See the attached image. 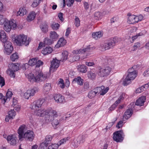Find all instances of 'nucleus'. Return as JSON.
<instances>
[{
	"label": "nucleus",
	"instance_id": "obj_15",
	"mask_svg": "<svg viewBox=\"0 0 149 149\" xmlns=\"http://www.w3.org/2000/svg\"><path fill=\"white\" fill-rule=\"evenodd\" d=\"M133 108L134 107H133L128 109L125 112L123 117V119H127L131 117L133 112Z\"/></svg>",
	"mask_w": 149,
	"mask_h": 149
},
{
	"label": "nucleus",
	"instance_id": "obj_10",
	"mask_svg": "<svg viewBox=\"0 0 149 149\" xmlns=\"http://www.w3.org/2000/svg\"><path fill=\"white\" fill-rule=\"evenodd\" d=\"M49 118L51 120L52 119L54 118L57 117L58 115L57 112L56 110H54L51 108H49L47 109V115Z\"/></svg>",
	"mask_w": 149,
	"mask_h": 149
},
{
	"label": "nucleus",
	"instance_id": "obj_46",
	"mask_svg": "<svg viewBox=\"0 0 149 149\" xmlns=\"http://www.w3.org/2000/svg\"><path fill=\"white\" fill-rule=\"evenodd\" d=\"M52 137L50 135L47 136L45 139V142L48 144L50 141L52 140Z\"/></svg>",
	"mask_w": 149,
	"mask_h": 149
},
{
	"label": "nucleus",
	"instance_id": "obj_48",
	"mask_svg": "<svg viewBox=\"0 0 149 149\" xmlns=\"http://www.w3.org/2000/svg\"><path fill=\"white\" fill-rule=\"evenodd\" d=\"M52 41L51 40L48 38H45L44 40V43L45 45H50L52 44Z\"/></svg>",
	"mask_w": 149,
	"mask_h": 149
},
{
	"label": "nucleus",
	"instance_id": "obj_63",
	"mask_svg": "<svg viewBox=\"0 0 149 149\" xmlns=\"http://www.w3.org/2000/svg\"><path fill=\"white\" fill-rule=\"evenodd\" d=\"M140 44L139 42H137L136 43H134V45L133 46V48L134 49L133 50V51L136 50V49L138 48H139L140 47Z\"/></svg>",
	"mask_w": 149,
	"mask_h": 149
},
{
	"label": "nucleus",
	"instance_id": "obj_28",
	"mask_svg": "<svg viewBox=\"0 0 149 149\" xmlns=\"http://www.w3.org/2000/svg\"><path fill=\"white\" fill-rule=\"evenodd\" d=\"M27 11L25 8H19V10L17 12V15L23 16L26 14Z\"/></svg>",
	"mask_w": 149,
	"mask_h": 149
},
{
	"label": "nucleus",
	"instance_id": "obj_3",
	"mask_svg": "<svg viewBox=\"0 0 149 149\" xmlns=\"http://www.w3.org/2000/svg\"><path fill=\"white\" fill-rule=\"evenodd\" d=\"M27 36L23 34L17 36L15 38L14 42L19 46L24 45L25 46L29 45L30 40L29 38L27 39Z\"/></svg>",
	"mask_w": 149,
	"mask_h": 149
},
{
	"label": "nucleus",
	"instance_id": "obj_55",
	"mask_svg": "<svg viewBox=\"0 0 149 149\" xmlns=\"http://www.w3.org/2000/svg\"><path fill=\"white\" fill-rule=\"evenodd\" d=\"M74 0H66L67 5L68 7H70L73 5Z\"/></svg>",
	"mask_w": 149,
	"mask_h": 149
},
{
	"label": "nucleus",
	"instance_id": "obj_59",
	"mask_svg": "<svg viewBox=\"0 0 149 149\" xmlns=\"http://www.w3.org/2000/svg\"><path fill=\"white\" fill-rule=\"evenodd\" d=\"M65 102V100L64 97L61 95V96H60V98H59L58 101H57V102L60 103H63Z\"/></svg>",
	"mask_w": 149,
	"mask_h": 149
},
{
	"label": "nucleus",
	"instance_id": "obj_58",
	"mask_svg": "<svg viewBox=\"0 0 149 149\" xmlns=\"http://www.w3.org/2000/svg\"><path fill=\"white\" fill-rule=\"evenodd\" d=\"M68 140V138H64L60 140L58 142L59 146L62 144H64L66 142V141Z\"/></svg>",
	"mask_w": 149,
	"mask_h": 149
},
{
	"label": "nucleus",
	"instance_id": "obj_1",
	"mask_svg": "<svg viewBox=\"0 0 149 149\" xmlns=\"http://www.w3.org/2000/svg\"><path fill=\"white\" fill-rule=\"evenodd\" d=\"M25 127V125H21L18 130L19 140H22L23 138H24L29 141H32L34 138L33 132L29 130L26 132Z\"/></svg>",
	"mask_w": 149,
	"mask_h": 149
},
{
	"label": "nucleus",
	"instance_id": "obj_44",
	"mask_svg": "<svg viewBox=\"0 0 149 149\" xmlns=\"http://www.w3.org/2000/svg\"><path fill=\"white\" fill-rule=\"evenodd\" d=\"M60 26V25L58 23H53L51 25V27L54 30L58 29Z\"/></svg>",
	"mask_w": 149,
	"mask_h": 149
},
{
	"label": "nucleus",
	"instance_id": "obj_31",
	"mask_svg": "<svg viewBox=\"0 0 149 149\" xmlns=\"http://www.w3.org/2000/svg\"><path fill=\"white\" fill-rule=\"evenodd\" d=\"M78 70L82 73H86L87 71L86 67L84 65H80L78 66Z\"/></svg>",
	"mask_w": 149,
	"mask_h": 149
},
{
	"label": "nucleus",
	"instance_id": "obj_40",
	"mask_svg": "<svg viewBox=\"0 0 149 149\" xmlns=\"http://www.w3.org/2000/svg\"><path fill=\"white\" fill-rule=\"evenodd\" d=\"M60 121L57 119H53L52 122V125L54 128H56L58 125Z\"/></svg>",
	"mask_w": 149,
	"mask_h": 149
},
{
	"label": "nucleus",
	"instance_id": "obj_7",
	"mask_svg": "<svg viewBox=\"0 0 149 149\" xmlns=\"http://www.w3.org/2000/svg\"><path fill=\"white\" fill-rule=\"evenodd\" d=\"M113 139L117 142H121L123 139V133L122 130L118 131L113 133Z\"/></svg>",
	"mask_w": 149,
	"mask_h": 149
},
{
	"label": "nucleus",
	"instance_id": "obj_38",
	"mask_svg": "<svg viewBox=\"0 0 149 149\" xmlns=\"http://www.w3.org/2000/svg\"><path fill=\"white\" fill-rule=\"evenodd\" d=\"M96 92H95L93 89V90H92L89 91L88 94V97L89 98L91 99L94 97L96 95H97L96 94Z\"/></svg>",
	"mask_w": 149,
	"mask_h": 149
},
{
	"label": "nucleus",
	"instance_id": "obj_12",
	"mask_svg": "<svg viewBox=\"0 0 149 149\" xmlns=\"http://www.w3.org/2000/svg\"><path fill=\"white\" fill-rule=\"evenodd\" d=\"M136 65H134L131 68H130L128 70V74L127 76L132 80H133L137 76V72L136 70H134Z\"/></svg>",
	"mask_w": 149,
	"mask_h": 149
},
{
	"label": "nucleus",
	"instance_id": "obj_4",
	"mask_svg": "<svg viewBox=\"0 0 149 149\" xmlns=\"http://www.w3.org/2000/svg\"><path fill=\"white\" fill-rule=\"evenodd\" d=\"M118 41V39L116 37L113 38L112 39L105 42L101 45V50L102 51H105L112 48L115 45V44Z\"/></svg>",
	"mask_w": 149,
	"mask_h": 149
},
{
	"label": "nucleus",
	"instance_id": "obj_24",
	"mask_svg": "<svg viewBox=\"0 0 149 149\" xmlns=\"http://www.w3.org/2000/svg\"><path fill=\"white\" fill-rule=\"evenodd\" d=\"M66 43V40L63 38H61L58 41L57 43L56 44L55 47L56 48L61 47L65 45Z\"/></svg>",
	"mask_w": 149,
	"mask_h": 149
},
{
	"label": "nucleus",
	"instance_id": "obj_52",
	"mask_svg": "<svg viewBox=\"0 0 149 149\" xmlns=\"http://www.w3.org/2000/svg\"><path fill=\"white\" fill-rule=\"evenodd\" d=\"M74 24L75 26L78 27L80 25V21L79 18L77 16H75Z\"/></svg>",
	"mask_w": 149,
	"mask_h": 149
},
{
	"label": "nucleus",
	"instance_id": "obj_29",
	"mask_svg": "<svg viewBox=\"0 0 149 149\" xmlns=\"http://www.w3.org/2000/svg\"><path fill=\"white\" fill-rule=\"evenodd\" d=\"M38 88L36 87H34L33 88L27 90L28 92L32 96L34 95L38 91Z\"/></svg>",
	"mask_w": 149,
	"mask_h": 149
},
{
	"label": "nucleus",
	"instance_id": "obj_8",
	"mask_svg": "<svg viewBox=\"0 0 149 149\" xmlns=\"http://www.w3.org/2000/svg\"><path fill=\"white\" fill-rule=\"evenodd\" d=\"M60 62L56 58H54L51 62V65L50 68V71L53 72L56 70L59 67Z\"/></svg>",
	"mask_w": 149,
	"mask_h": 149
},
{
	"label": "nucleus",
	"instance_id": "obj_22",
	"mask_svg": "<svg viewBox=\"0 0 149 149\" xmlns=\"http://www.w3.org/2000/svg\"><path fill=\"white\" fill-rule=\"evenodd\" d=\"M19 64L18 63H11L8 65L10 70H11L14 71H18L19 69Z\"/></svg>",
	"mask_w": 149,
	"mask_h": 149
},
{
	"label": "nucleus",
	"instance_id": "obj_56",
	"mask_svg": "<svg viewBox=\"0 0 149 149\" xmlns=\"http://www.w3.org/2000/svg\"><path fill=\"white\" fill-rule=\"evenodd\" d=\"M6 19V18H3V15H0V25L3 24Z\"/></svg>",
	"mask_w": 149,
	"mask_h": 149
},
{
	"label": "nucleus",
	"instance_id": "obj_50",
	"mask_svg": "<svg viewBox=\"0 0 149 149\" xmlns=\"http://www.w3.org/2000/svg\"><path fill=\"white\" fill-rule=\"evenodd\" d=\"M3 45L4 46V47L5 48V49H6V46L7 48L10 47H13L11 45V43L10 41L8 40L6 41V42H5L4 43H3Z\"/></svg>",
	"mask_w": 149,
	"mask_h": 149
},
{
	"label": "nucleus",
	"instance_id": "obj_60",
	"mask_svg": "<svg viewBox=\"0 0 149 149\" xmlns=\"http://www.w3.org/2000/svg\"><path fill=\"white\" fill-rule=\"evenodd\" d=\"M125 93H122L121 95L120 96L119 98L118 99V100L116 101H117V102L119 104L121 100L123 99Z\"/></svg>",
	"mask_w": 149,
	"mask_h": 149
},
{
	"label": "nucleus",
	"instance_id": "obj_11",
	"mask_svg": "<svg viewBox=\"0 0 149 149\" xmlns=\"http://www.w3.org/2000/svg\"><path fill=\"white\" fill-rule=\"evenodd\" d=\"M95 91L96 92L97 95L99 94L101 95H104L106 93L109 89V87H107L105 88L104 86L101 87H98L94 89Z\"/></svg>",
	"mask_w": 149,
	"mask_h": 149
},
{
	"label": "nucleus",
	"instance_id": "obj_42",
	"mask_svg": "<svg viewBox=\"0 0 149 149\" xmlns=\"http://www.w3.org/2000/svg\"><path fill=\"white\" fill-rule=\"evenodd\" d=\"M89 88V84L88 81L85 82L84 83L83 85V91H87Z\"/></svg>",
	"mask_w": 149,
	"mask_h": 149
},
{
	"label": "nucleus",
	"instance_id": "obj_19",
	"mask_svg": "<svg viewBox=\"0 0 149 149\" xmlns=\"http://www.w3.org/2000/svg\"><path fill=\"white\" fill-rule=\"evenodd\" d=\"M43 88V92L47 94L51 89V83H46L44 84Z\"/></svg>",
	"mask_w": 149,
	"mask_h": 149
},
{
	"label": "nucleus",
	"instance_id": "obj_45",
	"mask_svg": "<svg viewBox=\"0 0 149 149\" xmlns=\"http://www.w3.org/2000/svg\"><path fill=\"white\" fill-rule=\"evenodd\" d=\"M48 146V144L46 143L45 142H43L41 143L39 148L41 149H46L47 146Z\"/></svg>",
	"mask_w": 149,
	"mask_h": 149
},
{
	"label": "nucleus",
	"instance_id": "obj_21",
	"mask_svg": "<svg viewBox=\"0 0 149 149\" xmlns=\"http://www.w3.org/2000/svg\"><path fill=\"white\" fill-rule=\"evenodd\" d=\"M86 137V135H80L79 136L77 139V144L74 146V148H77L78 145L80 143H82L85 141V139Z\"/></svg>",
	"mask_w": 149,
	"mask_h": 149
},
{
	"label": "nucleus",
	"instance_id": "obj_30",
	"mask_svg": "<svg viewBox=\"0 0 149 149\" xmlns=\"http://www.w3.org/2000/svg\"><path fill=\"white\" fill-rule=\"evenodd\" d=\"M102 33L100 31L93 33L92 34L93 37L95 39L100 38L102 37Z\"/></svg>",
	"mask_w": 149,
	"mask_h": 149
},
{
	"label": "nucleus",
	"instance_id": "obj_41",
	"mask_svg": "<svg viewBox=\"0 0 149 149\" xmlns=\"http://www.w3.org/2000/svg\"><path fill=\"white\" fill-rule=\"evenodd\" d=\"M59 146L58 143L52 144L48 146L47 149H57Z\"/></svg>",
	"mask_w": 149,
	"mask_h": 149
},
{
	"label": "nucleus",
	"instance_id": "obj_25",
	"mask_svg": "<svg viewBox=\"0 0 149 149\" xmlns=\"http://www.w3.org/2000/svg\"><path fill=\"white\" fill-rule=\"evenodd\" d=\"M52 51V49L50 47L48 46L43 49L42 50L41 52L44 55H46L51 53Z\"/></svg>",
	"mask_w": 149,
	"mask_h": 149
},
{
	"label": "nucleus",
	"instance_id": "obj_23",
	"mask_svg": "<svg viewBox=\"0 0 149 149\" xmlns=\"http://www.w3.org/2000/svg\"><path fill=\"white\" fill-rule=\"evenodd\" d=\"M59 36L57 33L54 31H52L50 32V37L52 41H56L58 38Z\"/></svg>",
	"mask_w": 149,
	"mask_h": 149
},
{
	"label": "nucleus",
	"instance_id": "obj_2",
	"mask_svg": "<svg viewBox=\"0 0 149 149\" xmlns=\"http://www.w3.org/2000/svg\"><path fill=\"white\" fill-rule=\"evenodd\" d=\"M49 77V74H44L41 71H36L35 75L32 73L29 74L28 75V78L31 82H37L44 81Z\"/></svg>",
	"mask_w": 149,
	"mask_h": 149
},
{
	"label": "nucleus",
	"instance_id": "obj_35",
	"mask_svg": "<svg viewBox=\"0 0 149 149\" xmlns=\"http://www.w3.org/2000/svg\"><path fill=\"white\" fill-rule=\"evenodd\" d=\"M12 92L9 91V89L8 90V91L6 93V97H4L3 98V100L4 101V102H5L6 101V100L8 98H10L12 97Z\"/></svg>",
	"mask_w": 149,
	"mask_h": 149
},
{
	"label": "nucleus",
	"instance_id": "obj_6",
	"mask_svg": "<svg viewBox=\"0 0 149 149\" xmlns=\"http://www.w3.org/2000/svg\"><path fill=\"white\" fill-rule=\"evenodd\" d=\"M15 21H9L7 19L6 20L4 23V29L7 32H10L11 29H14L17 26Z\"/></svg>",
	"mask_w": 149,
	"mask_h": 149
},
{
	"label": "nucleus",
	"instance_id": "obj_34",
	"mask_svg": "<svg viewBox=\"0 0 149 149\" xmlns=\"http://www.w3.org/2000/svg\"><path fill=\"white\" fill-rule=\"evenodd\" d=\"M38 59V58H34L30 59L28 62L29 65L31 66H33L36 65V62Z\"/></svg>",
	"mask_w": 149,
	"mask_h": 149
},
{
	"label": "nucleus",
	"instance_id": "obj_5",
	"mask_svg": "<svg viewBox=\"0 0 149 149\" xmlns=\"http://www.w3.org/2000/svg\"><path fill=\"white\" fill-rule=\"evenodd\" d=\"M111 70V68L109 66L100 68L98 70V75L101 77H106L109 74Z\"/></svg>",
	"mask_w": 149,
	"mask_h": 149
},
{
	"label": "nucleus",
	"instance_id": "obj_36",
	"mask_svg": "<svg viewBox=\"0 0 149 149\" xmlns=\"http://www.w3.org/2000/svg\"><path fill=\"white\" fill-rule=\"evenodd\" d=\"M62 57L61 58L62 61L63 62L66 60L68 58V53L67 51H64L62 53Z\"/></svg>",
	"mask_w": 149,
	"mask_h": 149
},
{
	"label": "nucleus",
	"instance_id": "obj_17",
	"mask_svg": "<svg viewBox=\"0 0 149 149\" xmlns=\"http://www.w3.org/2000/svg\"><path fill=\"white\" fill-rule=\"evenodd\" d=\"M146 100V98L145 96H141L136 100L135 103V105L139 106L143 105Z\"/></svg>",
	"mask_w": 149,
	"mask_h": 149
},
{
	"label": "nucleus",
	"instance_id": "obj_9",
	"mask_svg": "<svg viewBox=\"0 0 149 149\" xmlns=\"http://www.w3.org/2000/svg\"><path fill=\"white\" fill-rule=\"evenodd\" d=\"M44 102L43 99H39L35 101L31 104V107L30 108L32 109H37L41 107Z\"/></svg>",
	"mask_w": 149,
	"mask_h": 149
},
{
	"label": "nucleus",
	"instance_id": "obj_18",
	"mask_svg": "<svg viewBox=\"0 0 149 149\" xmlns=\"http://www.w3.org/2000/svg\"><path fill=\"white\" fill-rule=\"evenodd\" d=\"M0 40L3 43H4L5 42L8 40L6 34L3 31H0Z\"/></svg>",
	"mask_w": 149,
	"mask_h": 149
},
{
	"label": "nucleus",
	"instance_id": "obj_33",
	"mask_svg": "<svg viewBox=\"0 0 149 149\" xmlns=\"http://www.w3.org/2000/svg\"><path fill=\"white\" fill-rule=\"evenodd\" d=\"M40 28L42 31L46 32L48 31V26L46 23H44L40 25Z\"/></svg>",
	"mask_w": 149,
	"mask_h": 149
},
{
	"label": "nucleus",
	"instance_id": "obj_54",
	"mask_svg": "<svg viewBox=\"0 0 149 149\" xmlns=\"http://www.w3.org/2000/svg\"><path fill=\"white\" fill-rule=\"evenodd\" d=\"M119 104L117 102V101H116L109 109L110 111L113 110Z\"/></svg>",
	"mask_w": 149,
	"mask_h": 149
},
{
	"label": "nucleus",
	"instance_id": "obj_51",
	"mask_svg": "<svg viewBox=\"0 0 149 149\" xmlns=\"http://www.w3.org/2000/svg\"><path fill=\"white\" fill-rule=\"evenodd\" d=\"M41 0H34L31 5L33 7H36L40 3Z\"/></svg>",
	"mask_w": 149,
	"mask_h": 149
},
{
	"label": "nucleus",
	"instance_id": "obj_14",
	"mask_svg": "<svg viewBox=\"0 0 149 149\" xmlns=\"http://www.w3.org/2000/svg\"><path fill=\"white\" fill-rule=\"evenodd\" d=\"M17 140V138L13 135H9L7 138L8 142L12 145H15L16 144Z\"/></svg>",
	"mask_w": 149,
	"mask_h": 149
},
{
	"label": "nucleus",
	"instance_id": "obj_32",
	"mask_svg": "<svg viewBox=\"0 0 149 149\" xmlns=\"http://www.w3.org/2000/svg\"><path fill=\"white\" fill-rule=\"evenodd\" d=\"M132 80L127 76L123 82V84L124 86H127L131 83Z\"/></svg>",
	"mask_w": 149,
	"mask_h": 149
},
{
	"label": "nucleus",
	"instance_id": "obj_49",
	"mask_svg": "<svg viewBox=\"0 0 149 149\" xmlns=\"http://www.w3.org/2000/svg\"><path fill=\"white\" fill-rule=\"evenodd\" d=\"M79 57L77 55H75L73 57H71L70 59L71 62H73L75 61H78L79 60Z\"/></svg>",
	"mask_w": 149,
	"mask_h": 149
},
{
	"label": "nucleus",
	"instance_id": "obj_64",
	"mask_svg": "<svg viewBox=\"0 0 149 149\" xmlns=\"http://www.w3.org/2000/svg\"><path fill=\"white\" fill-rule=\"evenodd\" d=\"M60 96H61V95L59 94H55L54 95V97L56 102H57Z\"/></svg>",
	"mask_w": 149,
	"mask_h": 149
},
{
	"label": "nucleus",
	"instance_id": "obj_53",
	"mask_svg": "<svg viewBox=\"0 0 149 149\" xmlns=\"http://www.w3.org/2000/svg\"><path fill=\"white\" fill-rule=\"evenodd\" d=\"M8 116H9L10 118H13V116H15V112L14 109L8 112Z\"/></svg>",
	"mask_w": 149,
	"mask_h": 149
},
{
	"label": "nucleus",
	"instance_id": "obj_20",
	"mask_svg": "<svg viewBox=\"0 0 149 149\" xmlns=\"http://www.w3.org/2000/svg\"><path fill=\"white\" fill-rule=\"evenodd\" d=\"M36 15V13L33 11L31 12L28 15L26 18V20L28 22H30L33 20Z\"/></svg>",
	"mask_w": 149,
	"mask_h": 149
},
{
	"label": "nucleus",
	"instance_id": "obj_26",
	"mask_svg": "<svg viewBox=\"0 0 149 149\" xmlns=\"http://www.w3.org/2000/svg\"><path fill=\"white\" fill-rule=\"evenodd\" d=\"M72 82L73 83H77L78 84L82 86L83 84V79L80 77L79 76L74 78L72 81Z\"/></svg>",
	"mask_w": 149,
	"mask_h": 149
},
{
	"label": "nucleus",
	"instance_id": "obj_37",
	"mask_svg": "<svg viewBox=\"0 0 149 149\" xmlns=\"http://www.w3.org/2000/svg\"><path fill=\"white\" fill-rule=\"evenodd\" d=\"M88 76L89 78L93 80L96 77V74L95 73L91 71L88 72Z\"/></svg>",
	"mask_w": 149,
	"mask_h": 149
},
{
	"label": "nucleus",
	"instance_id": "obj_27",
	"mask_svg": "<svg viewBox=\"0 0 149 149\" xmlns=\"http://www.w3.org/2000/svg\"><path fill=\"white\" fill-rule=\"evenodd\" d=\"M101 60L102 63L104 65L108 64L111 61V59L109 57H107L105 56H103L102 57Z\"/></svg>",
	"mask_w": 149,
	"mask_h": 149
},
{
	"label": "nucleus",
	"instance_id": "obj_43",
	"mask_svg": "<svg viewBox=\"0 0 149 149\" xmlns=\"http://www.w3.org/2000/svg\"><path fill=\"white\" fill-rule=\"evenodd\" d=\"M19 58L18 55L16 53L13 54L10 56L11 60L13 61H15L17 59Z\"/></svg>",
	"mask_w": 149,
	"mask_h": 149
},
{
	"label": "nucleus",
	"instance_id": "obj_13",
	"mask_svg": "<svg viewBox=\"0 0 149 149\" xmlns=\"http://www.w3.org/2000/svg\"><path fill=\"white\" fill-rule=\"evenodd\" d=\"M34 114L36 116L43 117L47 115V109H34Z\"/></svg>",
	"mask_w": 149,
	"mask_h": 149
},
{
	"label": "nucleus",
	"instance_id": "obj_16",
	"mask_svg": "<svg viewBox=\"0 0 149 149\" xmlns=\"http://www.w3.org/2000/svg\"><path fill=\"white\" fill-rule=\"evenodd\" d=\"M90 46H88L86 48L84 49H80L76 51V53L82 54H84L85 52L91 51L93 49V47H90Z\"/></svg>",
	"mask_w": 149,
	"mask_h": 149
},
{
	"label": "nucleus",
	"instance_id": "obj_57",
	"mask_svg": "<svg viewBox=\"0 0 149 149\" xmlns=\"http://www.w3.org/2000/svg\"><path fill=\"white\" fill-rule=\"evenodd\" d=\"M5 85V82L3 78L0 76V85L1 87L4 86Z\"/></svg>",
	"mask_w": 149,
	"mask_h": 149
},
{
	"label": "nucleus",
	"instance_id": "obj_62",
	"mask_svg": "<svg viewBox=\"0 0 149 149\" xmlns=\"http://www.w3.org/2000/svg\"><path fill=\"white\" fill-rule=\"evenodd\" d=\"M43 64V62L40 60H39L38 61H37V62H36V67H39Z\"/></svg>",
	"mask_w": 149,
	"mask_h": 149
},
{
	"label": "nucleus",
	"instance_id": "obj_61",
	"mask_svg": "<svg viewBox=\"0 0 149 149\" xmlns=\"http://www.w3.org/2000/svg\"><path fill=\"white\" fill-rule=\"evenodd\" d=\"M24 96L25 98L28 99L30 97L32 96H31L30 94L27 91L26 92L24 93Z\"/></svg>",
	"mask_w": 149,
	"mask_h": 149
},
{
	"label": "nucleus",
	"instance_id": "obj_39",
	"mask_svg": "<svg viewBox=\"0 0 149 149\" xmlns=\"http://www.w3.org/2000/svg\"><path fill=\"white\" fill-rule=\"evenodd\" d=\"M135 17V16L134 15H130L128 18V21L129 23L130 24H134V19Z\"/></svg>",
	"mask_w": 149,
	"mask_h": 149
},
{
	"label": "nucleus",
	"instance_id": "obj_47",
	"mask_svg": "<svg viewBox=\"0 0 149 149\" xmlns=\"http://www.w3.org/2000/svg\"><path fill=\"white\" fill-rule=\"evenodd\" d=\"M5 49V52L7 54H9L11 53L13 49V47L7 48L6 46V49Z\"/></svg>",
	"mask_w": 149,
	"mask_h": 149
}]
</instances>
